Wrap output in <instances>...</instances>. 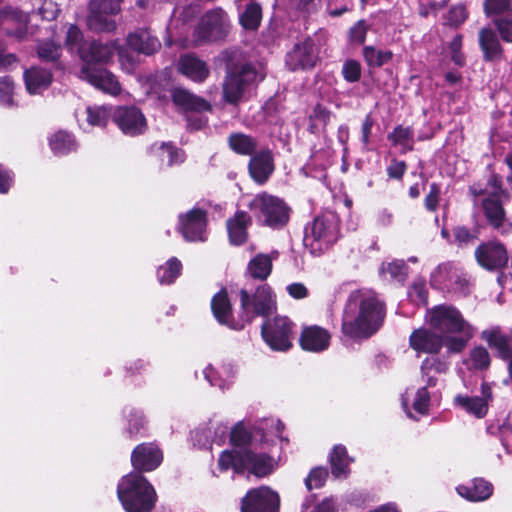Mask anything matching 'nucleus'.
I'll return each mask as SVG.
<instances>
[{
  "label": "nucleus",
  "mask_w": 512,
  "mask_h": 512,
  "mask_svg": "<svg viewBox=\"0 0 512 512\" xmlns=\"http://www.w3.org/2000/svg\"><path fill=\"white\" fill-rule=\"evenodd\" d=\"M490 435L497 436L508 453H512V415L509 414L504 420L491 422L487 426Z\"/></svg>",
  "instance_id": "f704fd0d"
},
{
  "label": "nucleus",
  "mask_w": 512,
  "mask_h": 512,
  "mask_svg": "<svg viewBox=\"0 0 512 512\" xmlns=\"http://www.w3.org/2000/svg\"><path fill=\"white\" fill-rule=\"evenodd\" d=\"M181 270V262L177 258L172 257L164 265L158 268V280L161 284H171L180 275Z\"/></svg>",
  "instance_id": "a19ab883"
},
{
  "label": "nucleus",
  "mask_w": 512,
  "mask_h": 512,
  "mask_svg": "<svg viewBox=\"0 0 512 512\" xmlns=\"http://www.w3.org/2000/svg\"><path fill=\"white\" fill-rule=\"evenodd\" d=\"M264 77L265 72L262 67H256L250 64L230 71L223 84L225 100L229 103H237L250 86L260 82Z\"/></svg>",
  "instance_id": "0eeeda50"
},
{
  "label": "nucleus",
  "mask_w": 512,
  "mask_h": 512,
  "mask_svg": "<svg viewBox=\"0 0 512 512\" xmlns=\"http://www.w3.org/2000/svg\"><path fill=\"white\" fill-rule=\"evenodd\" d=\"M492 490V485L483 479H475L467 485H459L456 488L457 493L461 497L474 502L488 499L492 494Z\"/></svg>",
  "instance_id": "473e14b6"
},
{
  "label": "nucleus",
  "mask_w": 512,
  "mask_h": 512,
  "mask_svg": "<svg viewBox=\"0 0 512 512\" xmlns=\"http://www.w3.org/2000/svg\"><path fill=\"white\" fill-rule=\"evenodd\" d=\"M453 276L452 265L448 263L440 264L431 273V285L438 289L448 288Z\"/></svg>",
  "instance_id": "a18cd8bd"
},
{
  "label": "nucleus",
  "mask_w": 512,
  "mask_h": 512,
  "mask_svg": "<svg viewBox=\"0 0 512 512\" xmlns=\"http://www.w3.org/2000/svg\"><path fill=\"white\" fill-rule=\"evenodd\" d=\"M368 29L369 26L364 20L358 21L349 30L350 41L357 44L364 43Z\"/></svg>",
  "instance_id": "e2e57ef3"
},
{
  "label": "nucleus",
  "mask_w": 512,
  "mask_h": 512,
  "mask_svg": "<svg viewBox=\"0 0 512 512\" xmlns=\"http://www.w3.org/2000/svg\"><path fill=\"white\" fill-rule=\"evenodd\" d=\"M352 459L348 456L347 450L342 445L334 447L330 455L331 472L336 478H346L350 473L349 465Z\"/></svg>",
  "instance_id": "c9c22d12"
},
{
  "label": "nucleus",
  "mask_w": 512,
  "mask_h": 512,
  "mask_svg": "<svg viewBox=\"0 0 512 512\" xmlns=\"http://www.w3.org/2000/svg\"><path fill=\"white\" fill-rule=\"evenodd\" d=\"M14 84L10 77L0 78V103L5 106L13 105Z\"/></svg>",
  "instance_id": "052dcab7"
},
{
  "label": "nucleus",
  "mask_w": 512,
  "mask_h": 512,
  "mask_svg": "<svg viewBox=\"0 0 512 512\" xmlns=\"http://www.w3.org/2000/svg\"><path fill=\"white\" fill-rule=\"evenodd\" d=\"M468 368L483 370L490 365V356L484 347H475L470 351L469 358L466 361Z\"/></svg>",
  "instance_id": "603ef678"
},
{
  "label": "nucleus",
  "mask_w": 512,
  "mask_h": 512,
  "mask_svg": "<svg viewBox=\"0 0 512 512\" xmlns=\"http://www.w3.org/2000/svg\"><path fill=\"white\" fill-rule=\"evenodd\" d=\"M274 168L273 154L269 149L254 153L248 165L250 176L258 184H264L272 175Z\"/></svg>",
  "instance_id": "b1692460"
},
{
  "label": "nucleus",
  "mask_w": 512,
  "mask_h": 512,
  "mask_svg": "<svg viewBox=\"0 0 512 512\" xmlns=\"http://www.w3.org/2000/svg\"><path fill=\"white\" fill-rule=\"evenodd\" d=\"M447 370V364L437 358H426L421 365L422 376L426 377L427 387L436 385V378L430 375L432 371L437 373H444Z\"/></svg>",
  "instance_id": "49530a36"
},
{
  "label": "nucleus",
  "mask_w": 512,
  "mask_h": 512,
  "mask_svg": "<svg viewBox=\"0 0 512 512\" xmlns=\"http://www.w3.org/2000/svg\"><path fill=\"white\" fill-rule=\"evenodd\" d=\"M49 145L55 155H65L77 148V143L70 133L58 131L49 139Z\"/></svg>",
  "instance_id": "e433bc0d"
},
{
  "label": "nucleus",
  "mask_w": 512,
  "mask_h": 512,
  "mask_svg": "<svg viewBox=\"0 0 512 512\" xmlns=\"http://www.w3.org/2000/svg\"><path fill=\"white\" fill-rule=\"evenodd\" d=\"M426 322L444 338L449 353L462 352L476 331L462 313L450 305H438L428 310Z\"/></svg>",
  "instance_id": "7ed1b4c3"
},
{
  "label": "nucleus",
  "mask_w": 512,
  "mask_h": 512,
  "mask_svg": "<svg viewBox=\"0 0 512 512\" xmlns=\"http://www.w3.org/2000/svg\"><path fill=\"white\" fill-rule=\"evenodd\" d=\"M363 56L368 66L380 67L391 60L392 52L389 50H378L373 46H366L363 49Z\"/></svg>",
  "instance_id": "de8ad7c7"
},
{
  "label": "nucleus",
  "mask_w": 512,
  "mask_h": 512,
  "mask_svg": "<svg viewBox=\"0 0 512 512\" xmlns=\"http://www.w3.org/2000/svg\"><path fill=\"white\" fill-rule=\"evenodd\" d=\"M408 296L416 304H426L428 298V291L424 281H415L408 291Z\"/></svg>",
  "instance_id": "13d9d810"
},
{
  "label": "nucleus",
  "mask_w": 512,
  "mask_h": 512,
  "mask_svg": "<svg viewBox=\"0 0 512 512\" xmlns=\"http://www.w3.org/2000/svg\"><path fill=\"white\" fill-rule=\"evenodd\" d=\"M24 82L29 94H40L46 90L52 82V73L49 70L32 67L25 70Z\"/></svg>",
  "instance_id": "c85d7f7f"
},
{
  "label": "nucleus",
  "mask_w": 512,
  "mask_h": 512,
  "mask_svg": "<svg viewBox=\"0 0 512 512\" xmlns=\"http://www.w3.org/2000/svg\"><path fill=\"white\" fill-rule=\"evenodd\" d=\"M328 476L327 470L321 467L311 470L305 480V484L308 490L320 488Z\"/></svg>",
  "instance_id": "680f3d73"
},
{
  "label": "nucleus",
  "mask_w": 512,
  "mask_h": 512,
  "mask_svg": "<svg viewBox=\"0 0 512 512\" xmlns=\"http://www.w3.org/2000/svg\"><path fill=\"white\" fill-rule=\"evenodd\" d=\"M60 46L53 41L43 42L39 45L37 53L40 59L54 61L60 56Z\"/></svg>",
  "instance_id": "bf43d9fd"
},
{
  "label": "nucleus",
  "mask_w": 512,
  "mask_h": 512,
  "mask_svg": "<svg viewBox=\"0 0 512 512\" xmlns=\"http://www.w3.org/2000/svg\"><path fill=\"white\" fill-rule=\"evenodd\" d=\"M87 42H83V35L80 29L75 25H70L67 30L66 46L73 52L77 51L79 54L80 47H86Z\"/></svg>",
  "instance_id": "6e6d98bb"
},
{
  "label": "nucleus",
  "mask_w": 512,
  "mask_h": 512,
  "mask_svg": "<svg viewBox=\"0 0 512 512\" xmlns=\"http://www.w3.org/2000/svg\"><path fill=\"white\" fill-rule=\"evenodd\" d=\"M380 273L385 277L392 280L404 281L407 275V266L402 260H394L392 262L383 263L380 268Z\"/></svg>",
  "instance_id": "8fccbe9b"
},
{
  "label": "nucleus",
  "mask_w": 512,
  "mask_h": 512,
  "mask_svg": "<svg viewBox=\"0 0 512 512\" xmlns=\"http://www.w3.org/2000/svg\"><path fill=\"white\" fill-rule=\"evenodd\" d=\"M388 139L395 146H400L402 152L411 151L413 149V131L409 127L398 126L391 134Z\"/></svg>",
  "instance_id": "79ce46f5"
},
{
  "label": "nucleus",
  "mask_w": 512,
  "mask_h": 512,
  "mask_svg": "<svg viewBox=\"0 0 512 512\" xmlns=\"http://www.w3.org/2000/svg\"><path fill=\"white\" fill-rule=\"evenodd\" d=\"M128 421L130 425L129 432L134 433L138 432L141 427L144 425V417L140 410L131 409L128 414Z\"/></svg>",
  "instance_id": "774afa93"
},
{
  "label": "nucleus",
  "mask_w": 512,
  "mask_h": 512,
  "mask_svg": "<svg viewBox=\"0 0 512 512\" xmlns=\"http://www.w3.org/2000/svg\"><path fill=\"white\" fill-rule=\"evenodd\" d=\"M257 220L271 228H281L289 220V208L280 198L261 193L248 204Z\"/></svg>",
  "instance_id": "423d86ee"
},
{
  "label": "nucleus",
  "mask_w": 512,
  "mask_h": 512,
  "mask_svg": "<svg viewBox=\"0 0 512 512\" xmlns=\"http://www.w3.org/2000/svg\"><path fill=\"white\" fill-rule=\"evenodd\" d=\"M119 46L116 42L101 43L92 41L87 43L86 47L79 48V57L90 66L91 63H108Z\"/></svg>",
  "instance_id": "5701e85b"
},
{
  "label": "nucleus",
  "mask_w": 512,
  "mask_h": 512,
  "mask_svg": "<svg viewBox=\"0 0 512 512\" xmlns=\"http://www.w3.org/2000/svg\"><path fill=\"white\" fill-rule=\"evenodd\" d=\"M481 338L485 340L490 347L495 348L498 351L500 357L503 359L511 358L508 367L512 377V350L509 345L508 337L502 333L500 327H494L484 330L481 334Z\"/></svg>",
  "instance_id": "c756f323"
},
{
  "label": "nucleus",
  "mask_w": 512,
  "mask_h": 512,
  "mask_svg": "<svg viewBox=\"0 0 512 512\" xmlns=\"http://www.w3.org/2000/svg\"><path fill=\"white\" fill-rule=\"evenodd\" d=\"M243 319L249 323L256 316H267L276 310V298L267 284L259 286L251 296L245 289L240 291Z\"/></svg>",
  "instance_id": "1a4fd4ad"
},
{
  "label": "nucleus",
  "mask_w": 512,
  "mask_h": 512,
  "mask_svg": "<svg viewBox=\"0 0 512 512\" xmlns=\"http://www.w3.org/2000/svg\"><path fill=\"white\" fill-rule=\"evenodd\" d=\"M262 337L271 349L286 351L292 346L293 324L287 317L277 316L262 325Z\"/></svg>",
  "instance_id": "9d476101"
},
{
  "label": "nucleus",
  "mask_w": 512,
  "mask_h": 512,
  "mask_svg": "<svg viewBox=\"0 0 512 512\" xmlns=\"http://www.w3.org/2000/svg\"><path fill=\"white\" fill-rule=\"evenodd\" d=\"M272 271V258L267 254L256 255L248 264V273L255 279L264 280Z\"/></svg>",
  "instance_id": "4c0bfd02"
},
{
  "label": "nucleus",
  "mask_w": 512,
  "mask_h": 512,
  "mask_svg": "<svg viewBox=\"0 0 512 512\" xmlns=\"http://www.w3.org/2000/svg\"><path fill=\"white\" fill-rule=\"evenodd\" d=\"M339 238V220L334 213L316 217L305 228L304 246L314 256L328 250Z\"/></svg>",
  "instance_id": "39448f33"
},
{
  "label": "nucleus",
  "mask_w": 512,
  "mask_h": 512,
  "mask_svg": "<svg viewBox=\"0 0 512 512\" xmlns=\"http://www.w3.org/2000/svg\"><path fill=\"white\" fill-rule=\"evenodd\" d=\"M87 122L91 126H105L112 113L111 109L107 106H88L86 108Z\"/></svg>",
  "instance_id": "09e8293b"
},
{
  "label": "nucleus",
  "mask_w": 512,
  "mask_h": 512,
  "mask_svg": "<svg viewBox=\"0 0 512 512\" xmlns=\"http://www.w3.org/2000/svg\"><path fill=\"white\" fill-rule=\"evenodd\" d=\"M477 263L488 271H500L509 261L506 247L499 241H488L475 250Z\"/></svg>",
  "instance_id": "4468645a"
},
{
  "label": "nucleus",
  "mask_w": 512,
  "mask_h": 512,
  "mask_svg": "<svg viewBox=\"0 0 512 512\" xmlns=\"http://www.w3.org/2000/svg\"><path fill=\"white\" fill-rule=\"evenodd\" d=\"M279 496L269 487L248 491L242 501L241 512H277Z\"/></svg>",
  "instance_id": "f3484780"
},
{
  "label": "nucleus",
  "mask_w": 512,
  "mask_h": 512,
  "mask_svg": "<svg viewBox=\"0 0 512 512\" xmlns=\"http://www.w3.org/2000/svg\"><path fill=\"white\" fill-rule=\"evenodd\" d=\"M121 0H91L87 24L97 32H111L116 28V22L111 16L120 11Z\"/></svg>",
  "instance_id": "9b49d317"
},
{
  "label": "nucleus",
  "mask_w": 512,
  "mask_h": 512,
  "mask_svg": "<svg viewBox=\"0 0 512 512\" xmlns=\"http://www.w3.org/2000/svg\"><path fill=\"white\" fill-rule=\"evenodd\" d=\"M230 440L234 449L225 450L218 459L221 471L234 469L240 471L244 468L258 477L270 474L277 466L274 449L280 435L255 429L253 432L238 423L230 432Z\"/></svg>",
  "instance_id": "f257e3e1"
},
{
  "label": "nucleus",
  "mask_w": 512,
  "mask_h": 512,
  "mask_svg": "<svg viewBox=\"0 0 512 512\" xmlns=\"http://www.w3.org/2000/svg\"><path fill=\"white\" fill-rule=\"evenodd\" d=\"M494 24L503 41L512 43V17L499 18Z\"/></svg>",
  "instance_id": "0e129e2a"
},
{
  "label": "nucleus",
  "mask_w": 512,
  "mask_h": 512,
  "mask_svg": "<svg viewBox=\"0 0 512 512\" xmlns=\"http://www.w3.org/2000/svg\"><path fill=\"white\" fill-rule=\"evenodd\" d=\"M492 394L488 384L483 383L480 396L456 395L454 405L476 418H483L488 412Z\"/></svg>",
  "instance_id": "aec40b11"
},
{
  "label": "nucleus",
  "mask_w": 512,
  "mask_h": 512,
  "mask_svg": "<svg viewBox=\"0 0 512 512\" xmlns=\"http://www.w3.org/2000/svg\"><path fill=\"white\" fill-rule=\"evenodd\" d=\"M231 28L230 19L222 8L207 11L200 19L194 32V43L223 40Z\"/></svg>",
  "instance_id": "6e6552de"
},
{
  "label": "nucleus",
  "mask_w": 512,
  "mask_h": 512,
  "mask_svg": "<svg viewBox=\"0 0 512 512\" xmlns=\"http://www.w3.org/2000/svg\"><path fill=\"white\" fill-rule=\"evenodd\" d=\"M59 12L57 3L52 0H44L38 8V14L45 20H54Z\"/></svg>",
  "instance_id": "69168bd1"
},
{
  "label": "nucleus",
  "mask_w": 512,
  "mask_h": 512,
  "mask_svg": "<svg viewBox=\"0 0 512 512\" xmlns=\"http://www.w3.org/2000/svg\"><path fill=\"white\" fill-rule=\"evenodd\" d=\"M483 7L487 16L499 15L512 11V0H485Z\"/></svg>",
  "instance_id": "864d4df0"
},
{
  "label": "nucleus",
  "mask_w": 512,
  "mask_h": 512,
  "mask_svg": "<svg viewBox=\"0 0 512 512\" xmlns=\"http://www.w3.org/2000/svg\"><path fill=\"white\" fill-rule=\"evenodd\" d=\"M262 19V9L256 3L249 4L245 11L240 15V23L243 28L255 30L260 25Z\"/></svg>",
  "instance_id": "c03bdc74"
},
{
  "label": "nucleus",
  "mask_w": 512,
  "mask_h": 512,
  "mask_svg": "<svg viewBox=\"0 0 512 512\" xmlns=\"http://www.w3.org/2000/svg\"><path fill=\"white\" fill-rule=\"evenodd\" d=\"M251 224V217L244 211H238L227 220L229 241L232 245L239 246L247 241V228Z\"/></svg>",
  "instance_id": "cd10ccee"
},
{
  "label": "nucleus",
  "mask_w": 512,
  "mask_h": 512,
  "mask_svg": "<svg viewBox=\"0 0 512 512\" xmlns=\"http://www.w3.org/2000/svg\"><path fill=\"white\" fill-rule=\"evenodd\" d=\"M467 18L466 8L463 5L452 7L447 16V22L450 25L458 26L462 24Z\"/></svg>",
  "instance_id": "338daca9"
},
{
  "label": "nucleus",
  "mask_w": 512,
  "mask_h": 512,
  "mask_svg": "<svg viewBox=\"0 0 512 512\" xmlns=\"http://www.w3.org/2000/svg\"><path fill=\"white\" fill-rule=\"evenodd\" d=\"M229 427L217 421H210L206 426L192 432V440L199 447H208L211 442H222L228 435Z\"/></svg>",
  "instance_id": "393cba45"
},
{
  "label": "nucleus",
  "mask_w": 512,
  "mask_h": 512,
  "mask_svg": "<svg viewBox=\"0 0 512 512\" xmlns=\"http://www.w3.org/2000/svg\"><path fill=\"white\" fill-rule=\"evenodd\" d=\"M383 321V306L369 293L352 292L342 316V332L353 339L367 338L377 331Z\"/></svg>",
  "instance_id": "f03ea898"
},
{
  "label": "nucleus",
  "mask_w": 512,
  "mask_h": 512,
  "mask_svg": "<svg viewBox=\"0 0 512 512\" xmlns=\"http://www.w3.org/2000/svg\"><path fill=\"white\" fill-rule=\"evenodd\" d=\"M113 121L125 135L129 136L140 135L147 129L146 118L136 107H118L113 113Z\"/></svg>",
  "instance_id": "a211bd4d"
},
{
  "label": "nucleus",
  "mask_w": 512,
  "mask_h": 512,
  "mask_svg": "<svg viewBox=\"0 0 512 512\" xmlns=\"http://www.w3.org/2000/svg\"><path fill=\"white\" fill-rule=\"evenodd\" d=\"M481 205L487 223L494 230L502 235L512 232V222L506 217L499 193L489 194L484 197Z\"/></svg>",
  "instance_id": "2eb2a0df"
},
{
  "label": "nucleus",
  "mask_w": 512,
  "mask_h": 512,
  "mask_svg": "<svg viewBox=\"0 0 512 512\" xmlns=\"http://www.w3.org/2000/svg\"><path fill=\"white\" fill-rule=\"evenodd\" d=\"M430 396L427 387L419 388L413 395L412 408L419 415H425L428 412Z\"/></svg>",
  "instance_id": "5fc2aeb1"
},
{
  "label": "nucleus",
  "mask_w": 512,
  "mask_h": 512,
  "mask_svg": "<svg viewBox=\"0 0 512 512\" xmlns=\"http://www.w3.org/2000/svg\"><path fill=\"white\" fill-rule=\"evenodd\" d=\"M0 22L2 25L9 23L17 24L18 28L13 34L18 38H22L25 34L28 15L18 9L8 8L0 12Z\"/></svg>",
  "instance_id": "58836bf2"
},
{
  "label": "nucleus",
  "mask_w": 512,
  "mask_h": 512,
  "mask_svg": "<svg viewBox=\"0 0 512 512\" xmlns=\"http://www.w3.org/2000/svg\"><path fill=\"white\" fill-rule=\"evenodd\" d=\"M127 44L131 49L146 55L155 53L161 46L159 40L147 30L129 34Z\"/></svg>",
  "instance_id": "2f4dec72"
},
{
  "label": "nucleus",
  "mask_w": 512,
  "mask_h": 512,
  "mask_svg": "<svg viewBox=\"0 0 512 512\" xmlns=\"http://www.w3.org/2000/svg\"><path fill=\"white\" fill-rule=\"evenodd\" d=\"M79 77L96 89L111 96H118L122 92L121 85L116 76L105 68L83 65Z\"/></svg>",
  "instance_id": "dca6fc26"
},
{
  "label": "nucleus",
  "mask_w": 512,
  "mask_h": 512,
  "mask_svg": "<svg viewBox=\"0 0 512 512\" xmlns=\"http://www.w3.org/2000/svg\"><path fill=\"white\" fill-rule=\"evenodd\" d=\"M361 65L354 59H348L343 63L342 75L343 78L350 83H355L361 78Z\"/></svg>",
  "instance_id": "4d7b16f0"
},
{
  "label": "nucleus",
  "mask_w": 512,
  "mask_h": 512,
  "mask_svg": "<svg viewBox=\"0 0 512 512\" xmlns=\"http://www.w3.org/2000/svg\"><path fill=\"white\" fill-rule=\"evenodd\" d=\"M172 99L176 106H179L186 111L202 112L208 111L211 108L210 104L206 100L181 88H177L173 91Z\"/></svg>",
  "instance_id": "72a5a7b5"
},
{
  "label": "nucleus",
  "mask_w": 512,
  "mask_h": 512,
  "mask_svg": "<svg viewBox=\"0 0 512 512\" xmlns=\"http://www.w3.org/2000/svg\"><path fill=\"white\" fill-rule=\"evenodd\" d=\"M177 231L186 241L204 242L207 240V215L200 208L181 213L178 216Z\"/></svg>",
  "instance_id": "f8f14e48"
},
{
  "label": "nucleus",
  "mask_w": 512,
  "mask_h": 512,
  "mask_svg": "<svg viewBox=\"0 0 512 512\" xmlns=\"http://www.w3.org/2000/svg\"><path fill=\"white\" fill-rule=\"evenodd\" d=\"M479 45L485 60H498L503 55L498 36L491 27H484L479 31Z\"/></svg>",
  "instance_id": "7c9ffc66"
},
{
  "label": "nucleus",
  "mask_w": 512,
  "mask_h": 512,
  "mask_svg": "<svg viewBox=\"0 0 512 512\" xmlns=\"http://www.w3.org/2000/svg\"><path fill=\"white\" fill-rule=\"evenodd\" d=\"M153 150L157 153L160 160L163 163L166 162L168 166L179 164L184 161L183 152L170 144L162 143L159 146L155 145Z\"/></svg>",
  "instance_id": "37998d69"
},
{
  "label": "nucleus",
  "mask_w": 512,
  "mask_h": 512,
  "mask_svg": "<svg viewBox=\"0 0 512 512\" xmlns=\"http://www.w3.org/2000/svg\"><path fill=\"white\" fill-rule=\"evenodd\" d=\"M211 308L214 317L220 324L234 330L244 328L246 323L243 319V310L241 309L238 319L232 316V306L225 290H221L212 298Z\"/></svg>",
  "instance_id": "6ab92c4d"
},
{
  "label": "nucleus",
  "mask_w": 512,
  "mask_h": 512,
  "mask_svg": "<svg viewBox=\"0 0 512 512\" xmlns=\"http://www.w3.org/2000/svg\"><path fill=\"white\" fill-rule=\"evenodd\" d=\"M319 60L318 48L314 41L306 38L294 44L286 54L285 64L291 71L313 69Z\"/></svg>",
  "instance_id": "ddd939ff"
},
{
  "label": "nucleus",
  "mask_w": 512,
  "mask_h": 512,
  "mask_svg": "<svg viewBox=\"0 0 512 512\" xmlns=\"http://www.w3.org/2000/svg\"><path fill=\"white\" fill-rule=\"evenodd\" d=\"M229 146L237 154L252 156L256 150L257 143L248 135L235 133L229 137Z\"/></svg>",
  "instance_id": "ea45409f"
},
{
  "label": "nucleus",
  "mask_w": 512,
  "mask_h": 512,
  "mask_svg": "<svg viewBox=\"0 0 512 512\" xmlns=\"http://www.w3.org/2000/svg\"><path fill=\"white\" fill-rule=\"evenodd\" d=\"M185 24L183 21H180L176 18V11L174 12L172 19L170 20L167 26V45H172L173 43L185 45L184 44V35Z\"/></svg>",
  "instance_id": "3c124183"
},
{
  "label": "nucleus",
  "mask_w": 512,
  "mask_h": 512,
  "mask_svg": "<svg viewBox=\"0 0 512 512\" xmlns=\"http://www.w3.org/2000/svg\"><path fill=\"white\" fill-rule=\"evenodd\" d=\"M330 339L331 335L326 329L315 325L303 329L300 344L304 350L321 352L328 348Z\"/></svg>",
  "instance_id": "a878e982"
},
{
  "label": "nucleus",
  "mask_w": 512,
  "mask_h": 512,
  "mask_svg": "<svg viewBox=\"0 0 512 512\" xmlns=\"http://www.w3.org/2000/svg\"><path fill=\"white\" fill-rule=\"evenodd\" d=\"M117 493L127 512H150L155 505V490L140 473L124 476L118 484Z\"/></svg>",
  "instance_id": "20e7f679"
},
{
  "label": "nucleus",
  "mask_w": 512,
  "mask_h": 512,
  "mask_svg": "<svg viewBox=\"0 0 512 512\" xmlns=\"http://www.w3.org/2000/svg\"><path fill=\"white\" fill-rule=\"evenodd\" d=\"M163 460L162 451L154 443L138 445L132 452L131 463L138 471L149 472L156 469Z\"/></svg>",
  "instance_id": "412c9836"
},
{
  "label": "nucleus",
  "mask_w": 512,
  "mask_h": 512,
  "mask_svg": "<svg viewBox=\"0 0 512 512\" xmlns=\"http://www.w3.org/2000/svg\"><path fill=\"white\" fill-rule=\"evenodd\" d=\"M410 347L419 353L437 354L445 346V340L435 331L427 328H419L412 332L409 337Z\"/></svg>",
  "instance_id": "4be33fe9"
},
{
  "label": "nucleus",
  "mask_w": 512,
  "mask_h": 512,
  "mask_svg": "<svg viewBox=\"0 0 512 512\" xmlns=\"http://www.w3.org/2000/svg\"><path fill=\"white\" fill-rule=\"evenodd\" d=\"M177 69L182 75L198 83L205 81L210 73L206 62L193 54L181 56Z\"/></svg>",
  "instance_id": "bb28decb"
}]
</instances>
